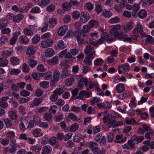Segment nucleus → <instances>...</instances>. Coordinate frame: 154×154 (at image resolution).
Segmentation results:
<instances>
[{
  "mask_svg": "<svg viewBox=\"0 0 154 154\" xmlns=\"http://www.w3.org/2000/svg\"><path fill=\"white\" fill-rule=\"evenodd\" d=\"M79 2L75 0H71L69 2H66L63 3L62 7L65 11H69L71 9V7L74 6H78Z\"/></svg>",
  "mask_w": 154,
  "mask_h": 154,
  "instance_id": "1",
  "label": "nucleus"
},
{
  "mask_svg": "<svg viewBox=\"0 0 154 154\" xmlns=\"http://www.w3.org/2000/svg\"><path fill=\"white\" fill-rule=\"evenodd\" d=\"M144 139V137L143 136L137 137L134 135L131 140L128 141V144L131 149H133L135 147V144H137L141 142Z\"/></svg>",
  "mask_w": 154,
  "mask_h": 154,
  "instance_id": "2",
  "label": "nucleus"
},
{
  "mask_svg": "<svg viewBox=\"0 0 154 154\" xmlns=\"http://www.w3.org/2000/svg\"><path fill=\"white\" fill-rule=\"evenodd\" d=\"M86 145L91 150L94 154H99L100 153L101 150L98 148L97 143L91 141L87 143Z\"/></svg>",
  "mask_w": 154,
  "mask_h": 154,
  "instance_id": "3",
  "label": "nucleus"
},
{
  "mask_svg": "<svg viewBox=\"0 0 154 154\" xmlns=\"http://www.w3.org/2000/svg\"><path fill=\"white\" fill-rule=\"evenodd\" d=\"M60 73L59 70L57 69H56L54 71L52 77L53 79L51 80L50 83V86L54 87L57 82L59 80L60 76Z\"/></svg>",
  "mask_w": 154,
  "mask_h": 154,
  "instance_id": "4",
  "label": "nucleus"
},
{
  "mask_svg": "<svg viewBox=\"0 0 154 154\" xmlns=\"http://www.w3.org/2000/svg\"><path fill=\"white\" fill-rule=\"evenodd\" d=\"M95 55L94 51L91 52L88 56L85 58L83 61L84 63L87 65H91L92 60L94 58Z\"/></svg>",
  "mask_w": 154,
  "mask_h": 154,
  "instance_id": "5",
  "label": "nucleus"
},
{
  "mask_svg": "<svg viewBox=\"0 0 154 154\" xmlns=\"http://www.w3.org/2000/svg\"><path fill=\"white\" fill-rule=\"evenodd\" d=\"M90 18L89 15L85 11H83L81 13L80 19L83 23H86Z\"/></svg>",
  "mask_w": 154,
  "mask_h": 154,
  "instance_id": "6",
  "label": "nucleus"
},
{
  "mask_svg": "<svg viewBox=\"0 0 154 154\" xmlns=\"http://www.w3.org/2000/svg\"><path fill=\"white\" fill-rule=\"evenodd\" d=\"M53 43V41L51 39L47 38L42 41L41 45L43 48H45L51 46Z\"/></svg>",
  "mask_w": 154,
  "mask_h": 154,
  "instance_id": "7",
  "label": "nucleus"
},
{
  "mask_svg": "<svg viewBox=\"0 0 154 154\" xmlns=\"http://www.w3.org/2000/svg\"><path fill=\"white\" fill-rule=\"evenodd\" d=\"M35 47L32 45H30L29 46L27 49L26 54L30 57L35 54Z\"/></svg>",
  "mask_w": 154,
  "mask_h": 154,
  "instance_id": "8",
  "label": "nucleus"
},
{
  "mask_svg": "<svg viewBox=\"0 0 154 154\" xmlns=\"http://www.w3.org/2000/svg\"><path fill=\"white\" fill-rule=\"evenodd\" d=\"M42 102L41 99L39 98H35L32 102L29 103V107H33L35 106H38Z\"/></svg>",
  "mask_w": 154,
  "mask_h": 154,
  "instance_id": "9",
  "label": "nucleus"
},
{
  "mask_svg": "<svg viewBox=\"0 0 154 154\" xmlns=\"http://www.w3.org/2000/svg\"><path fill=\"white\" fill-rule=\"evenodd\" d=\"M52 150V147L49 145L44 146L42 148V154H50Z\"/></svg>",
  "mask_w": 154,
  "mask_h": 154,
  "instance_id": "10",
  "label": "nucleus"
},
{
  "mask_svg": "<svg viewBox=\"0 0 154 154\" xmlns=\"http://www.w3.org/2000/svg\"><path fill=\"white\" fill-rule=\"evenodd\" d=\"M140 9V6L138 4H134L132 8L133 11L132 15L133 17L136 18L137 16V12Z\"/></svg>",
  "mask_w": 154,
  "mask_h": 154,
  "instance_id": "11",
  "label": "nucleus"
},
{
  "mask_svg": "<svg viewBox=\"0 0 154 154\" xmlns=\"http://www.w3.org/2000/svg\"><path fill=\"white\" fill-rule=\"evenodd\" d=\"M68 30V27L65 25L61 26L58 31V33L60 36H63Z\"/></svg>",
  "mask_w": 154,
  "mask_h": 154,
  "instance_id": "12",
  "label": "nucleus"
},
{
  "mask_svg": "<svg viewBox=\"0 0 154 154\" xmlns=\"http://www.w3.org/2000/svg\"><path fill=\"white\" fill-rule=\"evenodd\" d=\"M19 41L22 45H26L29 42V39L26 36L23 35L19 37Z\"/></svg>",
  "mask_w": 154,
  "mask_h": 154,
  "instance_id": "13",
  "label": "nucleus"
},
{
  "mask_svg": "<svg viewBox=\"0 0 154 154\" xmlns=\"http://www.w3.org/2000/svg\"><path fill=\"white\" fill-rule=\"evenodd\" d=\"M71 75L70 71L67 69H64L61 72L60 77L62 79L69 77Z\"/></svg>",
  "mask_w": 154,
  "mask_h": 154,
  "instance_id": "14",
  "label": "nucleus"
},
{
  "mask_svg": "<svg viewBox=\"0 0 154 154\" xmlns=\"http://www.w3.org/2000/svg\"><path fill=\"white\" fill-rule=\"evenodd\" d=\"M45 56L47 57H50L53 56L55 54L54 50L51 48L47 49L45 51Z\"/></svg>",
  "mask_w": 154,
  "mask_h": 154,
  "instance_id": "15",
  "label": "nucleus"
},
{
  "mask_svg": "<svg viewBox=\"0 0 154 154\" xmlns=\"http://www.w3.org/2000/svg\"><path fill=\"white\" fill-rule=\"evenodd\" d=\"M87 82H88V79L86 78L82 77L80 80L78 87L80 90H81L83 88L84 84Z\"/></svg>",
  "mask_w": 154,
  "mask_h": 154,
  "instance_id": "16",
  "label": "nucleus"
},
{
  "mask_svg": "<svg viewBox=\"0 0 154 154\" xmlns=\"http://www.w3.org/2000/svg\"><path fill=\"white\" fill-rule=\"evenodd\" d=\"M20 32H17L14 33L13 37L10 40V43L11 45H13L15 43L18 38V34L20 35Z\"/></svg>",
  "mask_w": 154,
  "mask_h": 154,
  "instance_id": "17",
  "label": "nucleus"
},
{
  "mask_svg": "<svg viewBox=\"0 0 154 154\" xmlns=\"http://www.w3.org/2000/svg\"><path fill=\"white\" fill-rule=\"evenodd\" d=\"M33 136L35 137H38L42 135V131L40 129H36L32 132Z\"/></svg>",
  "mask_w": 154,
  "mask_h": 154,
  "instance_id": "18",
  "label": "nucleus"
},
{
  "mask_svg": "<svg viewBox=\"0 0 154 154\" xmlns=\"http://www.w3.org/2000/svg\"><path fill=\"white\" fill-rule=\"evenodd\" d=\"M75 79L73 77H71L70 79L68 78L66 79L65 81V84L67 86H70L74 84Z\"/></svg>",
  "mask_w": 154,
  "mask_h": 154,
  "instance_id": "19",
  "label": "nucleus"
},
{
  "mask_svg": "<svg viewBox=\"0 0 154 154\" xmlns=\"http://www.w3.org/2000/svg\"><path fill=\"white\" fill-rule=\"evenodd\" d=\"M104 40L105 39L108 43H110L114 41L113 38L111 37L108 33L105 32L103 33V36Z\"/></svg>",
  "mask_w": 154,
  "mask_h": 154,
  "instance_id": "20",
  "label": "nucleus"
},
{
  "mask_svg": "<svg viewBox=\"0 0 154 154\" xmlns=\"http://www.w3.org/2000/svg\"><path fill=\"white\" fill-rule=\"evenodd\" d=\"M137 15L140 18L144 19L147 16V12L145 10L142 9L139 11Z\"/></svg>",
  "mask_w": 154,
  "mask_h": 154,
  "instance_id": "21",
  "label": "nucleus"
},
{
  "mask_svg": "<svg viewBox=\"0 0 154 154\" xmlns=\"http://www.w3.org/2000/svg\"><path fill=\"white\" fill-rule=\"evenodd\" d=\"M11 63L13 66L18 65L20 63L19 60L16 57H13L10 58Z\"/></svg>",
  "mask_w": 154,
  "mask_h": 154,
  "instance_id": "22",
  "label": "nucleus"
},
{
  "mask_svg": "<svg viewBox=\"0 0 154 154\" xmlns=\"http://www.w3.org/2000/svg\"><path fill=\"white\" fill-rule=\"evenodd\" d=\"M24 17V16L22 14H19L13 18V21L14 22L18 23L21 20H22Z\"/></svg>",
  "mask_w": 154,
  "mask_h": 154,
  "instance_id": "23",
  "label": "nucleus"
},
{
  "mask_svg": "<svg viewBox=\"0 0 154 154\" xmlns=\"http://www.w3.org/2000/svg\"><path fill=\"white\" fill-rule=\"evenodd\" d=\"M102 14L105 17L109 18L112 16V13L107 10L104 9L102 12Z\"/></svg>",
  "mask_w": 154,
  "mask_h": 154,
  "instance_id": "24",
  "label": "nucleus"
},
{
  "mask_svg": "<svg viewBox=\"0 0 154 154\" xmlns=\"http://www.w3.org/2000/svg\"><path fill=\"white\" fill-rule=\"evenodd\" d=\"M116 90L119 93H121L125 91V87L122 84H119L118 85L116 88Z\"/></svg>",
  "mask_w": 154,
  "mask_h": 154,
  "instance_id": "25",
  "label": "nucleus"
},
{
  "mask_svg": "<svg viewBox=\"0 0 154 154\" xmlns=\"http://www.w3.org/2000/svg\"><path fill=\"white\" fill-rule=\"evenodd\" d=\"M8 22V21L6 19L0 20V29H2L6 27Z\"/></svg>",
  "mask_w": 154,
  "mask_h": 154,
  "instance_id": "26",
  "label": "nucleus"
},
{
  "mask_svg": "<svg viewBox=\"0 0 154 154\" xmlns=\"http://www.w3.org/2000/svg\"><path fill=\"white\" fill-rule=\"evenodd\" d=\"M119 32L117 30H115L114 29H111L109 31L110 34L116 38L119 37Z\"/></svg>",
  "mask_w": 154,
  "mask_h": 154,
  "instance_id": "27",
  "label": "nucleus"
},
{
  "mask_svg": "<svg viewBox=\"0 0 154 154\" xmlns=\"http://www.w3.org/2000/svg\"><path fill=\"white\" fill-rule=\"evenodd\" d=\"M86 91H81L79 94V95L77 96L76 98L82 100H84L85 99V93Z\"/></svg>",
  "mask_w": 154,
  "mask_h": 154,
  "instance_id": "28",
  "label": "nucleus"
},
{
  "mask_svg": "<svg viewBox=\"0 0 154 154\" xmlns=\"http://www.w3.org/2000/svg\"><path fill=\"white\" fill-rule=\"evenodd\" d=\"M8 114L11 119L15 120L17 118V115L16 113L13 111H9Z\"/></svg>",
  "mask_w": 154,
  "mask_h": 154,
  "instance_id": "29",
  "label": "nucleus"
},
{
  "mask_svg": "<svg viewBox=\"0 0 154 154\" xmlns=\"http://www.w3.org/2000/svg\"><path fill=\"white\" fill-rule=\"evenodd\" d=\"M120 19L119 17L116 16L109 20L108 22L109 23L112 24L118 23L120 21Z\"/></svg>",
  "mask_w": 154,
  "mask_h": 154,
  "instance_id": "30",
  "label": "nucleus"
},
{
  "mask_svg": "<svg viewBox=\"0 0 154 154\" xmlns=\"http://www.w3.org/2000/svg\"><path fill=\"white\" fill-rule=\"evenodd\" d=\"M125 5L124 4H119V6L115 5L114 6V9L116 10V12L118 13L121 12L123 8L124 7Z\"/></svg>",
  "mask_w": 154,
  "mask_h": 154,
  "instance_id": "31",
  "label": "nucleus"
},
{
  "mask_svg": "<svg viewBox=\"0 0 154 154\" xmlns=\"http://www.w3.org/2000/svg\"><path fill=\"white\" fill-rule=\"evenodd\" d=\"M8 70L10 74L12 75H17L20 72V70L18 69L10 68Z\"/></svg>",
  "mask_w": 154,
  "mask_h": 154,
  "instance_id": "32",
  "label": "nucleus"
},
{
  "mask_svg": "<svg viewBox=\"0 0 154 154\" xmlns=\"http://www.w3.org/2000/svg\"><path fill=\"white\" fill-rule=\"evenodd\" d=\"M40 36L39 35H36L32 39V42L33 44H37L40 41Z\"/></svg>",
  "mask_w": 154,
  "mask_h": 154,
  "instance_id": "33",
  "label": "nucleus"
},
{
  "mask_svg": "<svg viewBox=\"0 0 154 154\" xmlns=\"http://www.w3.org/2000/svg\"><path fill=\"white\" fill-rule=\"evenodd\" d=\"M8 60L4 58H0V66H5L8 64Z\"/></svg>",
  "mask_w": 154,
  "mask_h": 154,
  "instance_id": "34",
  "label": "nucleus"
},
{
  "mask_svg": "<svg viewBox=\"0 0 154 154\" xmlns=\"http://www.w3.org/2000/svg\"><path fill=\"white\" fill-rule=\"evenodd\" d=\"M76 38L79 45L80 46L82 45L84 42V38L81 37L80 35H77Z\"/></svg>",
  "mask_w": 154,
  "mask_h": 154,
  "instance_id": "35",
  "label": "nucleus"
},
{
  "mask_svg": "<svg viewBox=\"0 0 154 154\" xmlns=\"http://www.w3.org/2000/svg\"><path fill=\"white\" fill-rule=\"evenodd\" d=\"M78 128V124L76 123H74L71 126L69 130L71 132H74L76 131Z\"/></svg>",
  "mask_w": 154,
  "mask_h": 154,
  "instance_id": "36",
  "label": "nucleus"
},
{
  "mask_svg": "<svg viewBox=\"0 0 154 154\" xmlns=\"http://www.w3.org/2000/svg\"><path fill=\"white\" fill-rule=\"evenodd\" d=\"M72 15L73 18L74 19H78L81 14L79 12L77 11H74L72 13Z\"/></svg>",
  "mask_w": 154,
  "mask_h": 154,
  "instance_id": "37",
  "label": "nucleus"
},
{
  "mask_svg": "<svg viewBox=\"0 0 154 154\" xmlns=\"http://www.w3.org/2000/svg\"><path fill=\"white\" fill-rule=\"evenodd\" d=\"M48 109V107H38L35 109V112L36 113H41L43 112L46 111Z\"/></svg>",
  "mask_w": 154,
  "mask_h": 154,
  "instance_id": "38",
  "label": "nucleus"
},
{
  "mask_svg": "<svg viewBox=\"0 0 154 154\" xmlns=\"http://www.w3.org/2000/svg\"><path fill=\"white\" fill-rule=\"evenodd\" d=\"M103 61L102 59L99 58L95 60L94 63L95 66H101L103 65Z\"/></svg>",
  "mask_w": 154,
  "mask_h": 154,
  "instance_id": "39",
  "label": "nucleus"
},
{
  "mask_svg": "<svg viewBox=\"0 0 154 154\" xmlns=\"http://www.w3.org/2000/svg\"><path fill=\"white\" fill-rule=\"evenodd\" d=\"M37 62L33 59H31L28 60V64L31 67H34L37 64Z\"/></svg>",
  "mask_w": 154,
  "mask_h": 154,
  "instance_id": "40",
  "label": "nucleus"
},
{
  "mask_svg": "<svg viewBox=\"0 0 154 154\" xmlns=\"http://www.w3.org/2000/svg\"><path fill=\"white\" fill-rule=\"evenodd\" d=\"M12 53L11 51H3L2 52V55L4 57L7 58L10 56Z\"/></svg>",
  "mask_w": 154,
  "mask_h": 154,
  "instance_id": "41",
  "label": "nucleus"
},
{
  "mask_svg": "<svg viewBox=\"0 0 154 154\" xmlns=\"http://www.w3.org/2000/svg\"><path fill=\"white\" fill-rule=\"evenodd\" d=\"M48 23L52 27H54L57 23V20L54 18H51L48 20Z\"/></svg>",
  "mask_w": 154,
  "mask_h": 154,
  "instance_id": "42",
  "label": "nucleus"
},
{
  "mask_svg": "<svg viewBox=\"0 0 154 154\" xmlns=\"http://www.w3.org/2000/svg\"><path fill=\"white\" fill-rule=\"evenodd\" d=\"M5 125L7 128H9L12 125V123L11 120L8 118L4 119Z\"/></svg>",
  "mask_w": 154,
  "mask_h": 154,
  "instance_id": "43",
  "label": "nucleus"
},
{
  "mask_svg": "<svg viewBox=\"0 0 154 154\" xmlns=\"http://www.w3.org/2000/svg\"><path fill=\"white\" fill-rule=\"evenodd\" d=\"M44 118L46 121L48 122L51 119L52 116L49 113H46L44 114Z\"/></svg>",
  "mask_w": 154,
  "mask_h": 154,
  "instance_id": "44",
  "label": "nucleus"
},
{
  "mask_svg": "<svg viewBox=\"0 0 154 154\" xmlns=\"http://www.w3.org/2000/svg\"><path fill=\"white\" fill-rule=\"evenodd\" d=\"M24 34L28 36H31L33 35L32 31L29 29V28H25L23 29Z\"/></svg>",
  "mask_w": 154,
  "mask_h": 154,
  "instance_id": "45",
  "label": "nucleus"
},
{
  "mask_svg": "<svg viewBox=\"0 0 154 154\" xmlns=\"http://www.w3.org/2000/svg\"><path fill=\"white\" fill-rule=\"evenodd\" d=\"M116 120L114 119L112 120H109V123L107 125L108 127L109 128H110L111 127H116Z\"/></svg>",
  "mask_w": 154,
  "mask_h": 154,
  "instance_id": "46",
  "label": "nucleus"
},
{
  "mask_svg": "<svg viewBox=\"0 0 154 154\" xmlns=\"http://www.w3.org/2000/svg\"><path fill=\"white\" fill-rule=\"evenodd\" d=\"M82 135L80 134H78L74 136L73 140L75 142H79L82 139Z\"/></svg>",
  "mask_w": 154,
  "mask_h": 154,
  "instance_id": "47",
  "label": "nucleus"
},
{
  "mask_svg": "<svg viewBox=\"0 0 154 154\" xmlns=\"http://www.w3.org/2000/svg\"><path fill=\"white\" fill-rule=\"evenodd\" d=\"M68 117L74 121L76 120L78 121L79 120V119H78L77 117L75 114L71 113H69Z\"/></svg>",
  "mask_w": 154,
  "mask_h": 154,
  "instance_id": "48",
  "label": "nucleus"
},
{
  "mask_svg": "<svg viewBox=\"0 0 154 154\" xmlns=\"http://www.w3.org/2000/svg\"><path fill=\"white\" fill-rule=\"evenodd\" d=\"M47 10L49 12H52L55 9V7L53 5L51 4L47 7Z\"/></svg>",
  "mask_w": 154,
  "mask_h": 154,
  "instance_id": "49",
  "label": "nucleus"
},
{
  "mask_svg": "<svg viewBox=\"0 0 154 154\" xmlns=\"http://www.w3.org/2000/svg\"><path fill=\"white\" fill-rule=\"evenodd\" d=\"M39 85L40 87L46 88L49 87V83L47 81L42 82L40 83Z\"/></svg>",
  "mask_w": 154,
  "mask_h": 154,
  "instance_id": "50",
  "label": "nucleus"
},
{
  "mask_svg": "<svg viewBox=\"0 0 154 154\" xmlns=\"http://www.w3.org/2000/svg\"><path fill=\"white\" fill-rule=\"evenodd\" d=\"M135 29L138 32H141L143 31L142 26L140 23H138L135 28Z\"/></svg>",
  "mask_w": 154,
  "mask_h": 154,
  "instance_id": "51",
  "label": "nucleus"
},
{
  "mask_svg": "<svg viewBox=\"0 0 154 154\" xmlns=\"http://www.w3.org/2000/svg\"><path fill=\"white\" fill-rule=\"evenodd\" d=\"M57 47L61 49H64L65 47L64 45V42L62 40H59L57 43Z\"/></svg>",
  "mask_w": 154,
  "mask_h": 154,
  "instance_id": "52",
  "label": "nucleus"
},
{
  "mask_svg": "<svg viewBox=\"0 0 154 154\" xmlns=\"http://www.w3.org/2000/svg\"><path fill=\"white\" fill-rule=\"evenodd\" d=\"M154 133L152 130H149L147 131L145 135V137L147 139L151 140L150 137L153 135Z\"/></svg>",
  "mask_w": 154,
  "mask_h": 154,
  "instance_id": "53",
  "label": "nucleus"
},
{
  "mask_svg": "<svg viewBox=\"0 0 154 154\" xmlns=\"http://www.w3.org/2000/svg\"><path fill=\"white\" fill-rule=\"evenodd\" d=\"M26 108L22 105H20L19 107L18 111L22 115H24L26 114L25 112Z\"/></svg>",
  "mask_w": 154,
  "mask_h": 154,
  "instance_id": "54",
  "label": "nucleus"
},
{
  "mask_svg": "<svg viewBox=\"0 0 154 154\" xmlns=\"http://www.w3.org/2000/svg\"><path fill=\"white\" fill-rule=\"evenodd\" d=\"M57 109V107L55 105H52L51 106H50L49 109V112L51 113H55L56 111V110Z\"/></svg>",
  "mask_w": 154,
  "mask_h": 154,
  "instance_id": "55",
  "label": "nucleus"
},
{
  "mask_svg": "<svg viewBox=\"0 0 154 154\" xmlns=\"http://www.w3.org/2000/svg\"><path fill=\"white\" fill-rule=\"evenodd\" d=\"M57 138L55 137H52L49 140V144L52 145L57 143Z\"/></svg>",
  "mask_w": 154,
  "mask_h": 154,
  "instance_id": "56",
  "label": "nucleus"
},
{
  "mask_svg": "<svg viewBox=\"0 0 154 154\" xmlns=\"http://www.w3.org/2000/svg\"><path fill=\"white\" fill-rule=\"evenodd\" d=\"M103 109H108L111 107V105L110 103L108 101H105L103 102Z\"/></svg>",
  "mask_w": 154,
  "mask_h": 154,
  "instance_id": "57",
  "label": "nucleus"
},
{
  "mask_svg": "<svg viewBox=\"0 0 154 154\" xmlns=\"http://www.w3.org/2000/svg\"><path fill=\"white\" fill-rule=\"evenodd\" d=\"M63 92V90L62 88H57L53 91L54 94H57V96L60 95Z\"/></svg>",
  "mask_w": 154,
  "mask_h": 154,
  "instance_id": "58",
  "label": "nucleus"
},
{
  "mask_svg": "<svg viewBox=\"0 0 154 154\" xmlns=\"http://www.w3.org/2000/svg\"><path fill=\"white\" fill-rule=\"evenodd\" d=\"M40 10L38 7H35L31 10L30 12L32 13H38L40 12Z\"/></svg>",
  "mask_w": 154,
  "mask_h": 154,
  "instance_id": "59",
  "label": "nucleus"
},
{
  "mask_svg": "<svg viewBox=\"0 0 154 154\" xmlns=\"http://www.w3.org/2000/svg\"><path fill=\"white\" fill-rule=\"evenodd\" d=\"M33 119V121L36 125H38L41 122V119L38 116H36L34 117Z\"/></svg>",
  "mask_w": 154,
  "mask_h": 154,
  "instance_id": "60",
  "label": "nucleus"
},
{
  "mask_svg": "<svg viewBox=\"0 0 154 154\" xmlns=\"http://www.w3.org/2000/svg\"><path fill=\"white\" fill-rule=\"evenodd\" d=\"M30 92L25 90H22L20 92V95L22 96L27 97L30 94Z\"/></svg>",
  "mask_w": 154,
  "mask_h": 154,
  "instance_id": "61",
  "label": "nucleus"
},
{
  "mask_svg": "<svg viewBox=\"0 0 154 154\" xmlns=\"http://www.w3.org/2000/svg\"><path fill=\"white\" fill-rule=\"evenodd\" d=\"M17 146L16 144H14L11 146L9 150V152L10 153L15 152L17 150Z\"/></svg>",
  "mask_w": 154,
  "mask_h": 154,
  "instance_id": "62",
  "label": "nucleus"
},
{
  "mask_svg": "<svg viewBox=\"0 0 154 154\" xmlns=\"http://www.w3.org/2000/svg\"><path fill=\"white\" fill-rule=\"evenodd\" d=\"M58 57L57 56H54L53 57L51 60V63L53 65L57 64L58 63Z\"/></svg>",
  "mask_w": 154,
  "mask_h": 154,
  "instance_id": "63",
  "label": "nucleus"
},
{
  "mask_svg": "<svg viewBox=\"0 0 154 154\" xmlns=\"http://www.w3.org/2000/svg\"><path fill=\"white\" fill-rule=\"evenodd\" d=\"M92 48L90 45H88L85 48L84 51L86 55L88 54L91 51Z\"/></svg>",
  "mask_w": 154,
  "mask_h": 154,
  "instance_id": "64",
  "label": "nucleus"
}]
</instances>
